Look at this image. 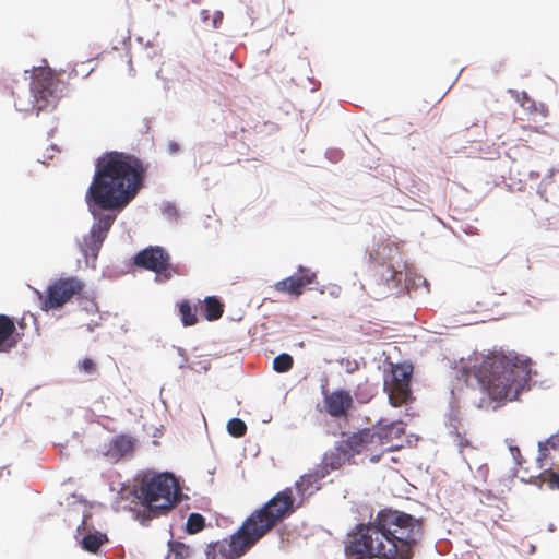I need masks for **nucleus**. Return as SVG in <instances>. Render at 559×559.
Returning a JSON list of instances; mask_svg holds the SVG:
<instances>
[{"label": "nucleus", "instance_id": "nucleus-1", "mask_svg": "<svg viewBox=\"0 0 559 559\" xmlns=\"http://www.w3.org/2000/svg\"><path fill=\"white\" fill-rule=\"evenodd\" d=\"M145 174L143 162L132 154L111 151L97 158L85 197L96 219L93 230L107 237L117 213L126 209L143 187Z\"/></svg>", "mask_w": 559, "mask_h": 559}, {"label": "nucleus", "instance_id": "nucleus-2", "mask_svg": "<svg viewBox=\"0 0 559 559\" xmlns=\"http://www.w3.org/2000/svg\"><path fill=\"white\" fill-rule=\"evenodd\" d=\"M424 535L421 518L395 509H382L368 523L347 535V559H412Z\"/></svg>", "mask_w": 559, "mask_h": 559}, {"label": "nucleus", "instance_id": "nucleus-3", "mask_svg": "<svg viewBox=\"0 0 559 559\" xmlns=\"http://www.w3.org/2000/svg\"><path fill=\"white\" fill-rule=\"evenodd\" d=\"M532 361L514 352H491L464 370L465 382L492 400H514L531 380Z\"/></svg>", "mask_w": 559, "mask_h": 559}, {"label": "nucleus", "instance_id": "nucleus-4", "mask_svg": "<svg viewBox=\"0 0 559 559\" xmlns=\"http://www.w3.org/2000/svg\"><path fill=\"white\" fill-rule=\"evenodd\" d=\"M295 498L292 488L276 493L262 508L252 512L230 536L207 545L206 559H238L250 550L278 522L294 511Z\"/></svg>", "mask_w": 559, "mask_h": 559}, {"label": "nucleus", "instance_id": "nucleus-5", "mask_svg": "<svg viewBox=\"0 0 559 559\" xmlns=\"http://www.w3.org/2000/svg\"><path fill=\"white\" fill-rule=\"evenodd\" d=\"M179 490L178 480L173 474L148 472L141 477L131 493L145 508V520H151L175 506Z\"/></svg>", "mask_w": 559, "mask_h": 559}, {"label": "nucleus", "instance_id": "nucleus-6", "mask_svg": "<svg viewBox=\"0 0 559 559\" xmlns=\"http://www.w3.org/2000/svg\"><path fill=\"white\" fill-rule=\"evenodd\" d=\"M63 92V83L56 76L50 68H38L34 71L31 82L33 100L23 103L15 99V108L23 112L37 114L48 107H55Z\"/></svg>", "mask_w": 559, "mask_h": 559}, {"label": "nucleus", "instance_id": "nucleus-7", "mask_svg": "<svg viewBox=\"0 0 559 559\" xmlns=\"http://www.w3.org/2000/svg\"><path fill=\"white\" fill-rule=\"evenodd\" d=\"M413 367L408 364H397L392 367L390 381H384L389 402L393 407H400L412 400L411 380Z\"/></svg>", "mask_w": 559, "mask_h": 559}, {"label": "nucleus", "instance_id": "nucleus-8", "mask_svg": "<svg viewBox=\"0 0 559 559\" xmlns=\"http://www.w3.org/2000/svg\"><path fill=\"white\" fill-rule=\"evenodd\" d=\"M83 284L75 277L59 278L47 289L44 300L45 309H57L68 302L74 295L82 292Z\"/></svg>", "mask_w": 559, "mask_h": 559}, {"label": "nucleus", "instance_id": "nucleus-9", "mask_svg": "<svg viewBox=\"0 0 559 559\" xmlns=\"http://www.w3.org/2000/svg\"><path fill=\"white\" fill-rule=\"evenodd\" d=\"M134 264L145 270L153 271L165 278H170V257L160 247H151L140 251L134 257Z\"/></svg>", "mask_w": 559, "mask_h": 559}, {"label": "nucleus", "instance_id": "nucleus-10", "mask_svg": "<svg viewBox=\"0 0 559 559\" xmlns=\"http://www.w3.org/2000/svg\"><path fill=\"white\" fill-rule=\"evenodd\" d=\"M394 250L393 246L389 243L378 245L377 248L370 253V259L376 263V271L373 274L374 281L378 284L386 285L391 287L396 286L400 280L397 275L400 274L393 266L391 262H385L383 260V255L386 253H391Z\"/></svg>", "mask_w": 559, "mask_h": 559}, {"label": "nucleus", "instance_id": "nucleus-11", "mask_svg": "<svg viewBox=\"0 0 559 559\" xmlns=\"http://www.w3.org/2000/svg\"><path fill=\"white\" fill-rule=\"evenodd\" d=\"M353 397L348 391L336 390L331 393L324 392V409L334 418L347 417L353 407Z\"/></svg>", "mask_w": 559, "mask_h": 559}, {"label": "nucleus", "instance_id": "nucleus-12", "mask_svg": "<svg viewBox=\"0 0 559 559\" xmlns=\"http://www.w3.org/2000/svg\"><path fill=\"white\" fill-rule=\"evenodd\" d=\"M22 336L14 320L7 314H0V353H9L15 348Z\"/></svg>", "mask_w": 559, "mask_h": 559}, {"label": "nucleus", "instance_id": "nucleus-13", "mask_svg": "<svg viewBox=\"0 0 559 559\" xmlns=\"http://www.w3.org/2000/svg\"><path fill=\"white\" fill-rule=\"evenodd\" d=\"M372 427L377 429L378 435L383 441V444L385 445L388 452L401 448L400 444H396L394 442L396 440L402 439V437L405 435V429L402 421H392L389 424H383L381 420Z\"/></svg>", "mask_w": 559, "mask_h": 559}, {"label": "nucleus", "instance_id": "nucleus-14", "mask_svg": "<svg viewBox=\"0 0 559 559\" xmlns=\"http://www.w3.org/2000/svg\"><path fill=\"white\" fill-rule=\"evenodd\" d=\"M316 278L314 273H302L289 276L274 284V288L281 293H288L299 296L304 293L307 285L311 284Z\"/></svg>", "mask_w": 559, "mask_h": 559}, {"label": "nucleus", "instance_id": "nucleus-15", "mask_svg": "<svg viewBox=\"0 0 559 559\" xmlns=\"http://www.w3.org/2000/svg\"><path fill=\"white\" fill-rule=\"evenodd\" d=\"M368 443V428L345 436L341 440V450L346 452L350 459L356 455H366Z\"/></svg>", "mask_w": 559, "mask_h": 559}, {"label": "nucleus", "instance_id": "nucleus-16", "mask_svg": "<svg viewBox=\"0 0 559 559\" xmlns=\"http://www.w3.org/2000/svg\"><path fill=\"white\" fill-rule=\"evenodd\" d=\"M325 467L319 465L302 475L299 480L296 481V489L300 495H311L314 490H318L320 481L325 478Z\"/></svg>", "mask_w": 559, "mask_h": 559}, {"label": "nucleus", "instance_id": "nucleus-17", "mask_svg": "<svg viewBox=\"0 0 559 559\" xmlns=\"http://www.w3.org/2000/svg\"><path fill=\"white\" fill-rule=\"evenodd\" d=\"M350 460V456L341 450V441H338L333 450L324 453L319 466L325 467L326 475H329L331 472L341 468L346 462Z\"/></svg>", "mask_w": 559, "mask_h": 559}, {"label": "nucleus", "instance_id": "nucleus-18", "mask_svg": "<svg viewBox=\"0 0 559 559\" xmlns=\"http://www.w3.org/2000/svg\"><path fill=\"white\" fill-rule=\"evenodd\" d=\"M366 449L365 457H368L370 462L377 463L383 456L386 451L383 441L378 435L377 429L373 427L368 428V443Z\"/></svg>", "mask_w": 559, "mask_h": 559}, {"label": "nucleus", "instance_id": "nucleus-19", "mask_svg": "<svg viewBox=\"0 0 559 559\" xmlns=\"http://www.w3.org/2000/svg\"><path fill=\"white\" fill-rule=\"evenodd\" d=\"M105 239V237L91 228L90 233L83 237L81 245L83 254L96 259Z\"/></svg>", "mask_w": 559, "mask_h": 559}, {"label": "nucleus", "instance_id": "nucleus-20", "mask_svg": "<svg viewBox=\"0 0 559 559\" xmlns=\"http://www.w3.org/2000/svg\"><path fill=\"white\" fill-rule=\"evenodd\" d=\"M133 449L134 440L130 436L119 435L111 440L109 451L111 454L122 457L132 453Z\"/></svg>", "mask_w": 559, "mask_h": 559}, {"label": "nucleus", "instance_id": "nucleus-21", "mask_svg": "<svg viewBox=\"0 0 559 559\" xmlns=\"http://www.w3.org/2000/svg\"><path fill=\"white\" fill-rule=\"evenodd\" d=\"M201 311L209 321L218 320L224 313V305L215 296H209L201 306Z\"/></svg>", "mask_w": 559, "mask_h": 559}, {"label": "nucleus", "instance_id": "nucleus-22", "mask_svg": "<svg viewBox=\"0 0 559 559\" xmlns=\"http://www.w3.org/2000/svg\"><path fill=\"white\" fill-rule=\"evenodd\" d=\"M108 540L107 535L100 532L88 533L80 539L82 548L88 552H97L103 544Z\"/></svg>", "mask_w": 559, "mask_h": 559}, {"label": "nucleus", "instance_id": "nucleus-23", "mask_svg": "<svg viewBox=\"0 0 559 559\" xmlns=\"http://www.w3.org/2000/svg\"><path fill=\"white\" fill-rule=\"evenodd\" d=\"M192 554L189 546L180 542H170L166 559H188Z\"/></svg>", "mask_w": 559, "mask_h": 559}, {"label": "nucleus", "instance_id": "nucleus-24", "mask_svg": "<svg viewBox=\"0 0 559 559\" xmlns=\"http://www.w3.org/2000/svg\"><path fill=\"white\" fill-rule=\"evenodd\" d=\"M179 313L185 326H192L197 324L198 317L195 311L192 309L190 302L188 300L182 301L179 305Z\"/></svg>", "mask_w": 559, "mask_h": 559}, {"label": "nucleus", "instance_id": "nucleus-25", "mask_svg": "<svg viewBox=\"0 0 559 559\" xmlns=\"http://www.w3.org/2000/svg\"><path fill=\"white\" fill-rule=\"evenodd\" d=\"M549 449L557 450L559 449V431L555 435H551L545 442L538 443V457L537 461L546 460L548 456Z\"/></svg>", "mask_w": 559, "mask_h": 559}, {"label": "nucleus", "instance_id": "nucleus-26", "mask_svg": "<svg viewBox=\"0 0 559 559\" xmlns=\"http://www.w3.org/2000/svg\"><path fill=\"white\" fill-rule=\"evenodd\" d=\"M294 359L289 354L283 353L273 360V368L276 372H287L293 368Z\"/></svg>", "mask_w": 559, "mask_h": 559}, {"label": "nucleus", "instance_id": "nucleus-27", "mask_svg": "<svg viewBox=\"0 0 559 559\" xmlns=\"http://www.w3.org/2000/svg\"><path fill=\"white\" fill-rule=\"evenodd\" d=\"M205 526V519L200 513H191L188 516L186 528L189 534H195L202 531Z\"/></svg>", "mask_w": 559, "mask_h": 559}, {"label": "nucleus", "instance_id": "nucleus-28", "mask_svg": "<svg viewBox=\"0 0 559 559\" xmlns=\"http://www.w3.org/2000/svg\"><path fill=\"white\" fill-rule=\"evenodd\" d=\"M540 483L547 485L549 489L559 490V472L545 469L539 476Z\"/></svg>", "mask_w": 559, "mask_h": 559}, {"label": "nucleus", "instance_id": "nucleus-29", "mask_svg": "<svg viewBox=\"0 0 559 559\" xmlns=\"http://www.w3.org/2000/svg\"><path fill=\"white\" fill-rule=\"evenodd\" d=\"M227 430L233 437L240 438L246 435L247 426L243 420L239 418H231L227 423Z\"/></svg>", "mask_w": 559, "mask_h": 559}, {"label": "nucleus", "instance_id": "nucleus-30", "mask_svg": "<svg viewBox=\"0 0 559 559\" xmlns=\"http://www.w3.org/2000/svg\"><path fill=\"white\" fill-rule=\"evenodd\" d=\"M79 368L81 371L87 374H94L97 371V365L91 358H85L79 364Z\"/></svg>", "mask_w": 559, "mask_h": 559}, {"label": "nucleus", "instance_id": "nucleus-31", "mask_svg": "<svg viewBox=\"0 0 559 559\" xmlns=\"http://www.w3.org/2000/svg\"><path fill=\"white\" fill-rule=\"evenodd\" d=\"M168 151L173 154L179 152V144H177L176 142H169L168 143Z\"/></svg>", "mask_w": 559, "mask_h": 559}, {"label": "nucleus", "instance_id": "nucleus-32", "mask_svg": "<svg viewBox=\"0 0 559 559\" xmlns=\"http://www.w3.org/2000/svg\"><path fill=\"white\" fill-rule=\"evenodd\" d=\"M84 526H85V520L82 521V524L80 526H78V530H76V535L75 537L79 539V535H80V531L81 528L84 530Z\"/></svg>", "mask_w": 559, "mask_h": 559}]
</instances>
